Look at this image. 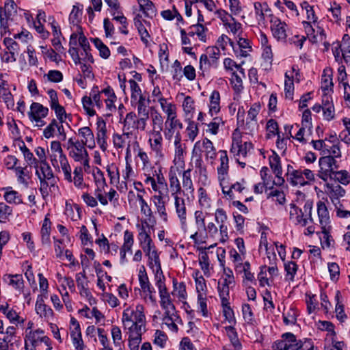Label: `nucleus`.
I'll use <instances>...</instances> for the list:
<instances>
[{
    "mask_svg": "<svg viewBox=\"0 0 350 350\" xmlns=\"http://www.w3.org/2000/svg\"><path fill=\"white\" fill-rule=\"evenodd\" d=\"M140 10L144 12L146 16H150L154 13V5L150 0H137Z\"/></svg>",
    "mask_w": 350,
    "mask_h": 350,
    "instance_id": "nucleus-59",
    "label": "nucleus"
},
{
    "mask_svg": "<svg viewBox=\"0 0 350 350\" xmlns=\"http://www.w3.org/2000/svg\"><path fill=\"white\" fill-rule=\"evenodd\" d=\"M323 156L332 157L337 161L338 159L341 157V151L339 147V143H332V141H328V146H327L326 150H324Z\"/></svg>",
    "mask_w": 350,
    "mask_h": 350,
    "instance_id": "nucleus-34",
    "label": "nucleus"
},
{
    "mask_svg": "<svg viewBox=\"0 0 350 350\" xmlns=\"http://www.w3.org/2000/svg\"><path fill=\"white\" fill-rule=\"evenodd\" d=\"M285 82H284V92L285 96L286 98L290 100H293V95L294 91V84H293V75H290L288 72L285 73Z\"/></svg>",
    "mask_w": 350,
    "mask_h": 350,
    "instance_id": "nucleus-46",
    "label": "nucleus"
},
{
    "mask_svg": "<svg viewBox=\"0 0 350 350\" xmlns=\"http://www.w3.org/2000/svg\"><path fill=\"white\" fill-rule=\"evenodd\" d=\"M66 158L67 157L63 152L60 142L58 141H53L51 143L49 159L53 167L56 170H59V162Z\"/></svg>",
    "mask_w": 350,
    "mask_h": 350,
    "instance_id": "nucleus-15",
    "label": "nucleus"
},
{
    "mask_svg": "<svg viewBox=\"0 0 350 350\" xmlns=\"http://www.w3.org/2000/svg\"><path fill=\"white\" fill-rule=\"evenodd\" d=\"M36 311L40 317L45 319L46 321L52 319L54 314L52 309L44 304L41 296H38L37 299Z\"/></svg>",
    "mask_w": 350,
    "mask_h": 350,
    "instance_id": "nucleus-24",
    "label": "nucleus"
},
{
    "mask_svg": "<svg viewBox=\"0 0 350 350\" xmlns=\"http://www.w3.org/2000/svg\"><path fill=\"white\" fill-rule=\"evenodd\" d=\"M238 46L239 49V55L242 57H247L252 51V46L250 40L246 38H239L238 40Z\"/></svg>",
    "mask_w": 350,
    "mask_h": 350,
    "instance_id": "nucleus-47",
    "label": "nucleus"
},
{
    "mask_svg": "<svg viewBox=\"0 0 350 350\" xmlns=\"http://www.w3.org/2000/svg\"><path fill=\"white\" fill-rule=\"evenodd\" d=\"M82 103L83 109L90 116H93L96 114V111L94 109L95 105L92 101V97L88 96H83Z\"/></svg>",
    "mask_w": 350,
    "mask_h": 350,
    "instance_id": "nucleus-60",
    "label": "nucleus"
},
{
    "mask_svg": "<svg viewBox=\"0 0 350 350\" xmlns=\"http://www.w3.org/2000/svg\"><path fill=\"white\" fill-rule=\"evenodd\" d=\"M173 198L174 200L176 213L181 223L185 224L187 219V208L185 200L179 197L178 195L174 196Z\"/></svg>",
    "mask_w": 350,
    "mask_h": 350,
    "instance_id": "nucleus-29",
    "label": "nucleus"
},
{
    "mask_svg": "<svg viewBox=\"0 0 350 350\" xmlns=\"http://www.w3.org/2000/svg\"><path fill=\"white\" fill-rule=\"evenodd\" d=\"M62 242H59V243L55 246V252L56 256L61 260H67L72 266L75 265V258L73 257L72 253L70 250L65 249L62 245Z\"/></svg>",
    "mask_w": 350,
    "mask_h": 350,
    "instance_id": "nucleus-28",
    "label": "nucleus"
},
{
    "mask_svg": "<svg viewBox=\"0 0 350 350\" xmlns=\"http://www.w3.org/2000/svg\"><path fill=\"white\" fill-rule=\"evenodd\" d=\"M22 146H20L24 159L29 166H33L34 168L38 167V159L34 157L33 153L26 146L24 142H22Z\"/></svg>",
    "mask_w": 350,
    "mask_h": 350,
    "instance_id": "nucleus-37",
    "label": "nucleus"
},
{
    "mask_svg": "<svg viewBox=\"0 0 350 350\" xmlns=\"http://www.w3.org/2000/svg\"><path fill=\"white\" fill-rule=\"evenodd\" d=\"M169 183L172 196L178 195L181 192L180 181L174 172L170 170L169 172Z\"/></svg>",
    "mask_w": 350,
    "mask_h": 350,
    "instance_id": "nucleus-38",
    "label": "nucleus"
},
{
    "mask_svg": "<svg viewBox=\"0 0 350 350\" xmlns=\"http://www.w3.org/2000/svg\"><path fill=\"white\" fill-rule=\"evenodd\" d=\"M153 176H156L155 180L159 188V193H168L169 190L167 185L162 173V170L159 169L158 170H154L153 172Z\"/></svg>",
    "mask_w": 350,
    "mask_h": 350,
    "instance_id": "nucleus-39",
    "label": "nucleus"
},
{
    "mask_svg": "<svg viewBox=\"0 0 350 350\" xmlns=\"http://www.w3.org/2000/svg\"><path fill=\"white\" fill-rule=\"evenodd\" d=\"M59 170H57L59 172L61 170L64 174V179L68 181L69 183L72 182V169L71 167L68 163V161L67 158L65 159L62 160L59 162Z\"/></svg>",
    "mask_w": 350,
    "mask_h": 350,
    "instance_id": "nucleus-50",
    "label": "nucleus"
},
{
    "mask_svg": "<svg viewBox=\"0 0 350 350\" xmlns=\"http://www.w3.org/2000/svg\"><path fill=\"white\" fill-rule=\"evenodd\" d=\"M333 82L332 75L327 73V71L324 70L323 74L321 77V90L324 92L326 95L329 92L332 91Z\"/></svg>",
    "mask_w": 350,
    "mask_h": 350,
    "instance_id": "nucleus-45",
    "label": "nucleus"
},
{
    "mask_svg": "<svg viewBox=\"0 0 350 350\" xmlns=\"http://www.w3.org/2000/svg\"><path fill=\"white\" fill-rule=\"evenodd\" d=\"M65 213L68 217H70L72 221H77L81 217V211L77 204L73 206L66 205Z\"/></svg>",
    "mask_w": 350,
    "mask_h": 350,
    "instance_id": "nucleus-52",
    "label": "nucleus"
},
{
    "mask_svg": "<svg viewBox=\"0 0 350 350\" xmlns=\"http://www.w3.org/2000/svg\"><path fill=\"white\" fill-rule=\"evenodd\" d=\"M129 329V340H142V332L145 330V325L126 327Z\"/></svg>",
    "mask_w": 350,
    "mask_h": 350,
    "instance_id": "nucleus-43",
    "label": "nucleus"
},
{
    "mask_svg": "<svg viewBox=\"0 0 350 350\" xmlns=\"http://www.w3.org/2000/svg\"><path fill=\"white\" fill-rule=\"evenodd\" d=\"M156 285L159 290L161 308L164 310L175 309L171 296L167 289L163 275H157Z\"/></svg>",
    "mask_w": 350,
    "mask_h": 350,
    "instance_id": "nucleus-11",
    "label": "nucleus"
},
{
    "mask_svg": "<svg viewBox=\"0 0 350 350\" xmlns=\"http://www.w3.org/2000/svg\"><path fill=\"white\" fill-rule=\"evenodd\" d=\"M107 172L110 179L111 184L119 183L120 173L118 167L111 164L107 167Z\"/></svg>",
    "mask_w": 350,
    "mask_h": 350,
    "instance_id": "nucleus-57",
    "label": "nucleus"
},
{
    "mask_svg": "<svg viewBox=\"0 0 350 350\" xmlns=\"http://www.w3.org/2000/svg\"><path fill=\"white\" fill-rule=\"evenodd\" d=\"M336 217L340 219L350 220V210L347 209L343 202L334 206Z\"/></svg>",
    "mask_w": 350,
    "mask_h": 350,
    "instance_id": "nucleus-49",
    "label": "nucleus"
},
{
    "mask_svg": "<svg viewBox=\"0 0 350 350\" xmlns=\"http://www.w3.org/2000/svg\"><path fill=\"white\" fill-rule=\"evenodd\" d=\"M313 202L311 200H307L305 202L304 209V213L301 208L294 204L290 205V219L296 224L301 226H306L309 221L312 222V210Z\"/></svg>",
    "mask_w": 350,
    "mask_h": 350,
    "instance_id": "nucleus-6",
    "label": "nucleus"
},
{
    "mask_svg": "<svg viewBox=\"0 0 350 350\" xmlns=\"http://www.w3.org/2000/svg\"><path fill=\"white\" fill-rule=\"evenodd\" d=\"M36 174L40 180V190L42 195L47 194L49 189L52 191L57 188V179L47 162L38 164V167L36 168Z\"/></svg>",
    "mask_w": 350,
    "mask_h": 350,
    "instance_id": "nucleus-4",
    "label": "nucleus"
},
{
    "mask_svg": "<svg viewBox=\"0 0 350 350\" xmlns=\"http://www.w3.org/2000/svg\"><path fill=\"white\" fill-rule=\"evenodd\" d=\"M269 16L273 36L278 41H284L287 38V24L272 14H270Z\"/></svg>",
    "mask_w": 350,
    "mask_h": 350,
    "instance_id": "nucleus-13",
    "label": "nucleus"
},
{
    "mask_svg": "<svg viewBox=\"0 0 350 350\" xmlns=\"http://www.w3.org/2000/svg\"><path fill=\"white\" fill-rule=\"evenodd\" d=\"M232 146L230 152L237 157V161L242 167H244L245 163L239 161V158H245L248 152L253 149V145L251 142H243L241 133L238 129H235L232 133Z\"/></svg>",
    "mask_w": 350,
    "mask_h": 350,
    "instance_id": "nucleus-5",
    "label": "nucleus"
},
{
    "mask_svg": "<svg viewBox=\"0 0 350 350\" xmlns=\"http://www.w3.org/2000/svg\"><path fill=\"white\" fill-rule=\"evenodd\" d=\"M191 169H188L187 170H185L183 173V178H182V183H183V191L187 192V193H192L194 191L193 182L191 178Z\"/></svg>",
    "mask_w": 350,
    "mask_h": 350,
    "instance_id": "nucleus-42",
    "label": "nucleus"
},
{
    "mask_svg": "<svg viewBox=\"0 0 350 350\" xmlns=\"http://www.w3.org/2000/svg\"><path fill=\"white\" fill-rule=\"evenodd\" d=\"M220 157V164L217 168L218 180L220 182V185H222V183L225 180L229 170V159L228 157L227 152L226 150H220L219 152Z\"/></svg>",
    "mask_w": 350,
    "mask_h": 350,
    "instance_id": "nucleus-19",
    "label": "nucleus"
},
{
    "mask_svg": "<svg viewBox=\"0 0 350 350\" xmlns=\"http://www.w3.org/2000/svg\"><path fill=\"white\" fill-rule=\"evenodd\" d=\"M317 213L318 222L321 228V233L323 234V239L325 241H329V239L332 238V226L327 200L324 201L323 199L317 202Z\"/></svg>",
    "mask_w": 350,
    "mask_h": 350,
    "instance_id": "nucleus-3",
    "label": "nucleus"
},
{
    "mask_svg": "<svg viewBox=\"0 0 350 350\" xmlns=\"http://www.w3.org/2000/svg\"><path fill=\"white\" fill-rule=\"evenodd\" d=\"M287 180L293 186H304L307 185L301 170H294L293 166H287Z\"/></svg>",
    "mask_w": 350,
    "mask_h": 350,
    "instance_id": "nucleus-17",
    "label": "nucleus"
},
{
    "mask_svg": "<svg viewBox=\"0 0 350 350\" xmlns=\"http://www.w3.org/2000/svg\"><path fill=\"white\" fill-rule=\"evenodd\" d=\"M79 135L81 137L79 141L90 148L95 146L94 135L92 130L88 126H85L79 129Z\"/></svg>",
    "mask_w": 350,
    "mask_h": 350,
    "instance_id": "nucleus-27",
    "label": "nucleus"
},
{
    "mask_svg": "<svg viewBox=\"0 0 350 350\" xmlns=\"http://www.w3.org/2000/svg\"><path fill=\"white\" fill-rule=\"evenodd\" d=\"M326 193L334 206L344 202L340 198L345 196L346 191L338 184H327Z\"/></svg>",
    "mask_w": 350,
    "mask_h": 350,
    "instance_id": "nucleus-16",
    "label": "nucleus"
},
{
    "mask_svg": "<svg viewBox=\"0 0 350 350\" xmlns=\"http://www.w3.org/2000/svg\"><path fill=\"white\" fill-rule=\"evenodd\" d=\"M323 116L324 120L330 121L334 119L335 115L334 107L332 103H327L323 106Z\"/></svg>",
    "mask_w": 350,
    "mask_h": 350,
    "instance_id": "nucleus-61",
    "label": "nucleus"
},
{
    "mask_svg": "<svg viewBox=\"0 0 350 350\" xmlns=\"http://www.w3.org/2000/svg\"><path fill=\"white\" fill-rule=\"evenodd\" d=\"M135 113L131 112L126 114L124 120L123 133H114L113 135V143L115 148L118 149L126 148V158L131 156V147L132 144L138 146L136 136L131 131H129V125L131 122H134Z\"/></svg>",
    "mask_w": 350,
    "mask_h": 350,
    "instance_id": "nucleus-1",
    "label": "nucleus"
},
{
    "mask_svg": "<svg viewBox=\"0 0 350 350\" xmlns=\"http://www.w3.org/2000/svg\"><path fill=\"white\" fill-rule=\"evenodd\" d=\"M188 30H189V35L191 36L192 38H194L196 36L200 41L202 42H206V31H207V28H206L203 25L197 23L190 26L188 28Z\"/></svg>",
    "mask_w": 350,
    "mask_h": 350,
    "instance_id": "nucleus-32",
    "label": "nucleus"
},
{
    "mask_svg": "<svg viewBox=\"0 0 350 350\" xmlns=\"http://www.w3.org/2000/svg\"><path fill=\"white\" fill-rule=\"evenodd\" d=\"M85 145H84L83 143H81L79 141L75 142L74 148H71L69 155L75 161H79V160H82L85 156L88 154V151L85 149Z\"/></svg>",
    "mask_w": 350,
    "mask_h": 350,
    "instance_id": "nucleus-30",
    "label": "nucleus"
},
{
    "mask_svg": "<svg viewBox=\"0 0 350 350\" xmlns=\"http://www.w3.org/2000/svg\"><path fill=\"white\" fill-rule=\"evenodd\" d=\"M216 244L211 245L209 247H198L199 250L201 251L200 257H199V263L201 267L202 270L204 271L205 275L208 274L209 273V261L208 257L206 252V249H211L214 247Z\"/></svg>",
    "mask_w": 350,
    "mask_h": 350,
    "instance_id": "nucleus-35",
    "label": "nucleus"
},
{
    "mask_svg": "<svg viewBox=\"0 0 350 350\" xmlns=\"http://www.w3.org/2000/svg\"><path fill=\"white\" fill-rule=\"evenodd\" d=\"M180 37H181V44L185 46H183V51L192 57L196 59V55L193 51V47L191 45L194 43L195 37L192 38L191 36H189V30L187 31L184 29H180Z\"/></svg>",
    "mask_w": 350,
    "mask_h": 350,
    "instance_id": "nucleus-22",
    "label": "nucleus"
},
{
    "mask_svg": "<svg viewBox=\"0 0 350 350\" xmlns=\"http://www.w3.org/2000/svg\"><path fill=\"white\" fill-rule=\"evenodd\" d=\"M208 113L213 116L220 111V94L218 91L212 92L209 98Z\"/></svg>",
    "mask_w": 350,
    "mask_h": 350,
    "instance_id": "nucleus-31",
    "label": "nucleus"
},
{
    "mask_svg": "<svg viewBox=\"0 0 350 350\" xmlns=\"http://www.w3.org/2000/svg\"><path fill=\"white\" fill-rule=\"evenodd\" d=\"M168 198V193H155L150 198V200L156 209V213L158 214L161 219L165 222L168 221V213L166 207Z\"/></svg>",
    "mask_w": 350,
    "mask_h": 350,
    "instance_id": "nucleus-12",
    "label": "nucleus"
},
{
    "mask_svg": "<svg viewBox=\"0 0 350 350\" xmlns=\"http://www.w3.org/2000/svg\"><path fill=\"white\" fill-rule=\"evenodd\" d=\"M269 165L275 175H282V168L280 162V157L275 152L269 158Z\"/></svg>",
    "mask_w": 350,
    "mask_h": 350,
    "instance_id": "nucleus-41",
    "label": "nucleus"
},
{
    "mask_svg": "<svg viewBox=\"0 0 350 350\" xmlns=\"http://www.w3.org/2000/svg\"><path fill=\"white\" fill-rule=\"evenodd\" d=\"M267 139H271L273 137L280 135L278 131V124L273 119H270L266 125Z\"/></svg>",
    "mask_w": 350,
    "mask_h": 350,
    "instance_id": "nucleus-53",
    "label": "nucleus"
},
{
    "mask_svg": "<svg viewBox=\"0 0 350 350\" xmlns=\"http://www.w3.org/2000/svg\"><path fill=\"white\" fill-rule=\"evenodd\" d=\"M297 311L293 308H290L288 309H284L283 312V320L286 325L289 324H295L297 321Z\"/></svg>",
    "mask_w": 350,
    "mask_h": 350,
    "instance_id": "nucleus-54",
    "label": "nucleus"
},
{
    "mask_svg": "<svg viewBox=\"0 0 350 350\" xmlns=\"http://www.w3.org/2000/svg\"><path fill=\"white\" fill-rule=\"evenodd\" d=\"M202 148L206 159H211V162H213L217 156L216 150L213 142L207 138L204 139L202 141Z\"/></svg>",
    "mask_w": 350,
    "mask_h": 350,
    "instance_id": "nucleus-36",
    "label": "nucleus"
},
{
    "mask_svg": "<svg viewBox=\"0 0 350 350\" xmlns=\"http://www.w3.org/2000/svg\"><path fill=\"white\" fill-rule=\"evenodd\" d=\"M98 176H99L103 181L100 186H98L94 191V196L98 198V202L103 206H107L110 204L113 207L117 208L120 206V196L116 190L110 188L106 191L105 187H107L103 174L98 170Z\"/></svg>",
    "mask_w": 350,
    "mask_h": 350,
    "instance_id": "nucleus-2",
    "label": "nucleus"
},
{
    "mask_svg": "<svg viewBox=\"0 0 350 350\" xmlns=\"http://www.w3.org/2000/svg\"><path fill=\"white\" fill-rule=\"evenodd\" d=\"M131 100L136 103L137 113H146V112H148L147 109V105L150 102V100L148 99L146 100V97L144 95Z\"/></svg>",
    "mask_w": 350,
    "mask_h": 350,
    "instance_id": "nucleus-56",
    "label": "nucleus"
},
{
    "mask_svg": "<svg viewBox=\"0 0 350 350\" xmlns=\"http://www.w3.org/2000/svg\"><path fill=\"white\" fill-rule=\"evenodd\" d=\"M150 109L152 128L150 131H162L163 129V117L162 114L154 107H151Z\"/></svg>",
    "mask_w": 350,
    "mask_h": 350,
    "instance_id": "nucleus-26",
    "label": "nucleus"
},
{
    "mask_svg": "<svg viewBox=\"0 0 350 350\" xmlns=\"http://www.w3.org/2000/svg\"><path fill=\"white\" fill-rule=\"evenodd\" d=\"M172 294L174 296H176L178 299L181 301H183L187 298V291L186 287L184 283L181 282L178 284H174V291Z\"/></svg>",
    "mask_w": 350,
    "mask_h": 350,
    "instance_id": "nucleus-58",
    "label": "nucleus"
},
{
    "mask_svg": "<svg viewBox=\"0 0 350 350\" xmlns=\"http://www.w3.org/2000/svg\"><path fill=\"white\" fill-rule=\"evenodd\" d=\"M163 324L173 332H177L178 323L180 321L179 317L177 316L175 309L165 310L164 317L163 318Z\"/></svg>",
    "mask_w": 350,
    "mask_h": 350,
    "instance_id": "nucleus-21",
    "label": "nucleus"
},
{
    "mask_svg": "<svg viewBox=\"0 0 350 350\" xmlns=\"http://www.w3.org/2000/svg\"><path fill=\"white\" fill-rule=\"evenodd\" d=\"M3 190L5 191L3 198L8 203L14 204L23 203L21 195L16 191L12 190L11 187L3 188Z\"/></svg>",
    "mask_w": 350,
    "mask_h": 350,
    "instance_id": "nucleus-33",
    "label": "nucleus"
},
{
    "mask_svg": "<svg viewBox=\"0 0 350 350\" xmlns=\"http://www.w3.org/2000/svg\"><path fill=\"white\" fill-rule=\"evenodd\" d=\"M319 166L318 176L324 181L332 178L334 173L339 168L338 161H335L332 157L324 156L319 159Z\"/></svg>",
    "mask_w": 350,
    "mask_h": 350,
    "instance_id": "nucleus-8",
    "label": "nucleus"
},
{
    "mask_svg": "<svg viewBox=\"0 0 350 350\" xmlns=\"http://www.w3.org/2000/svg\"><path fill=\"white\" fill-rule=\"evenodd\" d=\"M221 186L222 187L223 193L225 197L229 200L235 198L236 195L242 193L245 188L243 180H242L241 182H236L230 186H223V185Z\"/></svg>",
    "mask_w": 350,
    "mask_h": 350,
    "instance_id": "nucleus-23",
    "label": "nucleus"
},
{
    "mask_svg": "<svg viewBox=\"0 0 350 350\" xmlns=\"http://www.w3.org/2000/svg\"><path fill=\"white\" fill-rule=\"evenodd\" d=\"M165 129L164 131L166 139L170 140L173 137L175 130H181L183 128L182 122L178 118V114L175 116L168 117L165 119Z\"/></svg>",
    "mask_w": 350,
    "mask_h": 350,
    "instance_id": "nucleus-18",
    "label": "nucleus"
},
{
    "mask_svg": "<svg viewBox=\"0 0 350 350\" xmlns=\"http://www.w3.org/2000/svg\"><path fill=\"white\" fill-rule=\"evenodd\" d=\"M139 206L141 213L145 217V218L142 221H146L148 223L150 222L151 224H156V218L148 202H144L140 204Z\"/></svg>",
    "mask_w": 350,
    "mask_h": 350,
    "instance_id": "nucleus-44",
    "label": "nucleus"
},
{
    "mask_svg": "<svg viewBox=\"0 0 350 350\" xmlns=\"http://www.w3.org/2000/svg\"><path fill=\"white\" fill-rule=\"evenodd\" d=\"M51 222L49 218V215H46L41 228L42 239L44 241H47L50 237Z\"/></svg>",
    "mask_w": 350,
    "mask_h": 350,
    "instance_id": "nucleus-63",
    "label": "nucleus"
},
{
    "mask_svg": "<svg viewBox=\"0 0 350 350\" xmlns=\"http://www.w3.org/2000/svg\"><path fill=\"white\" fill-rule=\"evenodd\" d=\"M92 42L99 51L101 57L107 59L110 56V51L109 48L99 38H94L92 39Z\"/></svg>",
    "mask_w": 350,
    "mask_h": 350,
    "instance_id": "nucleus-55",
    "label": "nucleus"
},
{
    "mask_svg": "<svg viewBox=\"0 0 350 350\" xmlns=\"http://www.w3.org/2000/svg\"><path fill=\"white\" fill-rule=\"evenodd\" d=\"M174 147H175V157L178 160H182L183 154L185 153V148L183 147L181 144V135L178 131L174 135Z\"/></svg>",
    "mask_w": 350,
    "mask_h": 350,
    "instance_id": "nucleus-48",
    "label": "nucleus"
},
{
    "mask_svg": "<svg viewBox=\"0 0 350 350\" xmlns=\"http://www.w3.org/2000/svg\"><path fill=\"white\" fill-rule=\"evenodd\" d=\"M144 307L142 304L136 306L135 309L127 307L122 313V321L125 328L138 325H145L146 317Z\"/></svg>",
    "mask_w": 350,
    "mask_h": 350,
    "instance_id": "nucleus-7",
    "label": "nucleus"
},
{
    "mask_svg": "<svg viewBox=\"0 0 350 350\" xmlns=\"http://www.w3.org/2000/svg\"><path fill=\"white\" fill-rule=\"evenodd\" d=\"M199 193V203L202 208H204L205 211H208L211 208V200L208 196L206 191L200 187L198 189Z\"/></svg>",
    "mask_w": 350,
    "mask_h": 350,
    "instance_id": "nucleus-51",
    "label": "nucleus"
},
{
    "mask_svg": "<svg viewBox=\"0 0 350 350\" xmlns=\"http://www.w3.org/2000/svg\"><path fill=\"white\" fill-rule=\"evenodd\" d=\"M12 208L4 202H0V222H5L12 214Z\"/></svg>",
    "mask_w": 350,
    "mask_h": 350,
    "instance_id": "nucleus-62",
    "label": "nucleus"
},
{
    "mask_svg": "<svg viewBox=\"0 0 350 350\" xmlns=\"http://www.w3.org/2000/svg\"><path fill=\"white\" fill-rule=\"evenodd\" d=\"M25 349L26 347H33L36 349V347L42 343L44 345H49L51 340L44 334V332L42 329H37L29 331L25 334Z\"/></svg>",
    "mask_w": 350,
    "mask_h": 350,
    "instance_id": "nucleus-10",
    "label": "nucleus"
},
{
    "mask_svg": "<svg viewBox=\"0 0 350 350\" xmlns=\"http://www.w3.org/2000/svg\"><path fill=\"white\" fill-rule=\"evenodd\" d=\"M156 224L148 223L146 221H142L140 225H137L138 239L139 241H152V234L154 232V225Z\"/></svg>",
    "mask_w": 350,
    "mask_h": 350,
    "instance_id": "nucleus-20",
    "label": "nucleus"
},
{
    "mask_svg": "<svg viewBox=\"0 0 350 350\" xmlns=\"http://www.w3.org/2000/svg\"><path fill=\"white\" fill-rule=\"evenodd\" d=\"M49 111L48 107L39 103L33 102L28 112V117L31 122L35 123V126L42 127L46 124L43 118L47 116Z\"/></svg>",
    "mask_w": 350,
    "mask_h": 350,
    "instance_id": "nucleus-9",
    "label": "nucleus"
},
{
    "mask_svg": "<svg viewBox=\"0 0 350 350\" xmlns=\"http://www.w3.org/2000/svg\"><path fill=\"white\" fill-rule=\"evenodd\" d=\"M150 137L148 139L150 148L157 153L161 154L163 148V136L161 131H150Z\"/></svg>",
    "mask_w": 350,
    "mask_h": 350,
    "instance_id": "nucleus-25",
    "label": "nucleus"
},
{
    "mask_svg": "<svg viewBox=\"0 0 350 350\" xmlns=\"http://www.w3.org/2000/svg\"><path fill=\"white\" fill-rule=\"evenodd\" d=\"M3 279L9 280V284L16 288H21L23 283L22 276L20 275H5Z\"/></svg>",
    "mask_w": 350,
    "mask_h": 350,
    "instance_id": "nucleus-64",
    "label": "nucleus"
},
{
    "mask_svg": "<svg viewBox=\"0 0 350 350\" xmlns=\"http://www.w3.org/2000/svg\"><path fill=\"white\" fill-rule=\"evenodd\" d=\"M282 339L275 342V347L280 350H298L302 347L301 340H297L291 333L284 334Z\"/></svg>",
    "mask_w": 350,
    "mask_h": 350,
    "instance_id": "nucleus-14",
    "label": "nucleus"
},
{
    "mask_svg": "<svg viewBox=\"0 0 350 350\" xmlns=\"http://www.w3.org/2000/svg\"><path fill=\"white\" fill-rule=\"evenodd\" d=\"M134 23L138 30V33H139V35L141 36L142 41L146 44V46H148V38L150 37V35H149L146 28L143 25L142 21H141L140 16L139 15L135 18Z\"/></svg>",
    "mask_w": 350,
    "mask_h": 350,
    "instance_id": "nucleus-40",
    "label": "nucleus"
}]
</instances>
